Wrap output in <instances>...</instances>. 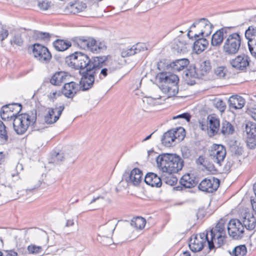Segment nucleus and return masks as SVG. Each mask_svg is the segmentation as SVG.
Masks as SVG:
<instances>
[{
	"instance_id": "49530a36",
	"label": "nucleus",
	"mask_w": 256,
	"mask_h": 256,
	"mask_svg": "<svg viewBox=\"0 0 256 256\" xmlns=\"http://www.w3.org/2000/svg\"><path fill=\"white\" fill-rule=\"evenodd\" d=\"M0 138L4 142H6L8 140L6 126L1 120H0Z\"/></svg>"
},
{
	"instance_id": "a211bd4d",
	"label": "nucleus",
	"mask_w": 256,
	"mask_h": 256,
	"mask_svg": "<svg viewBox=\"0 0 256 256\" xmlns=\"http://www.w3.org/2000/svg\"><path fill=\"white\" fill-rule=\"evenodd\" d=\"M189 63L190 61L187 58L176 60L167 64L166 69L172 70L173 72H180L186 68Z\"/></svg>"
},
{
	"instance_id": "39448f33",
	"label": "nucleus",
	"mask_w": 256,
	"mask_h": 256,
	"mask_svg": "<svg viewBox=\"0 0 256 256\" xmlns=\"http://www.w3.org/2000/svg\"><path fill=\"white\" fill-rule=\"evenodd\" d=\"M224 230V221L220 220L214 228L208 230V235H210V240L208 241V252L213 250H215L224 244L226 234Z\"/></svg>"
},
{
	"instance_id": "f257e3e1",
	"label": "nucleus",
	"mask_w": 256,
	"mask_h": 256,
	"mask_svg": "<svg viewBox=\"0 0 256 256\" xmlns=\"http://www.w3.org/2000/svg\"><path fill=\"white\" fill-rule=\"evenodd\" d=\"M66 60L68 65L74 66L80 71H93L94 72L106 65L108 56H93L90 58L87 54L76 52L66 56Z\"/></svg>"
},
{
	"instance_id": "e2e57ef3",
	"label": "nucleus",
	"mask_w": 256,
	"mask_h": 256,
	"mask_svg": "<svg viewBox=\"0 0 256 256\" xmlns=\"http://www.w3.org/2000/svg\"><path fill=\"white\" fill-rule=\"evenodd\" d=\"M204 166L206 167V170L212 173L217 171L216 169L212 164L208 163L206 164H204Z\"/></svg>"
},
{
	"instance_id": "4be33fe9",
	"label": "nucleus",
	"mask_w": 256,
	"mask_h": 256,
	"mask_svg": "<svg viewBox=\"0 0 256 256\" xmlns=\"http://www.w3.org/2000/svg\"><path fill=\"white\" fill-rule=\"evenodd\" d=\"M178 130H170L164 132L161 138L162 144L166 146H170L172 142L177 138Z\"/></svg>"
},
{
	"instance_id": "f704fd0d",
	"label": "nucleus",
	"mask_w": 256,
	"mask_h": 256,
	"mask_svg": "<svg viewBox=\"0 0 256 256\" xmlns=\"http://www.w3.org/2000/svg\"><path fill=\"white\" fill-rule=\"evenodd\" d=\"M244 36L248 42H252V40L256 39V26H250L246 30Z\"/></svg>"
},
{
	"instance_id": "473e14b6",
	"label": "nucleus",
	"mask_w": 256,
	"mask_h": 256,
	"mask_svg": "<svg viewBox=\"0 0 256 256\" xmlns=\"http://www.w3.org/2000/svg\"><path fill=\"white\" fill-rule=\"evenodd\" d=\"M215 76L218 78L226 79L229 78L228 68L226 66H221L216 67L214 70Z\"/></svg>"
},
{
	"instance_id": "a18cd8bd",
	"label": "nucleus",
	"mask_w": 256,
	"mask_h": 256,
	"mask_svg": "<svg viewBox=\"0 0 256 256\" xmlns=\"http://www.w3.org/2000/svg\"><path fill=\"white\" fill-rule=\"evenodd\" d=\"M55 114L54 109H52V108H48V110L46 114L44 116V121L47 124H52L55 123L54 121V118H52V116Z\"/></svg>"
},
{
	"instance_id": "bf43d9fd",
	"label": "nucleus",
	"mask_w": 256,
	"mask_h": 256,
	"mask_svg": "<svg viewBox=\"0 0 256 256\" xmlns=\"http://www.w3.org/2000/svg\"><path fill=\"white\" fill-rule=\"evenodd\" d=\"M177 118H183L186 120V122H188L190 121L191 118L190 114L188 112H184L178 116H174L172 118L173 120L177 119Z\"/></svg>"
},
{
	"instance_id": "a878e982",
	"label": "nucleus",
	"mask_w": 256,
	"mask_h": 256,
	"mask_svg": "<svg viewBox=\"0 0 256 256\" xmlns=\"http://www.w3.org/2000/svg\"><path fill=\"white\" fill-rule=\"evenodd\" d=\"M197 70L199 76L201 77L208 74L212 70L211 62L210 60H200Z\"/></svg>"
},
{
	"instance_id": "bb28decb",
	"label": "nucleus",
	"mask_w": 256,
	"mask_h": 256,
	"mask_svg": "<svg viewBox=\"0 0 256 256\" xmlns=\"http://www.w3.org/2000/svg\"><path fill=\"white\" fill-rule=\"evenodd\" d=\"M242 222L244 228H246V230H251L256 227V219L253 215L248 214L242 218Z\"/></svg>"
},
{
	"instance_id": "e433bc0d",
	"label": "nucleus",
	"mask_w": 256,
	"mask_h": 256,
	"mask_svg": "<svg viewBox=\"0 0 256 256\" xmlns=\"http://www.w3.org/2000/svg\"><path fill=\"white\" fill-rule=\"evenodd\" d=\"M246 252V248L243 244L236 246L233 249L232 252H230V254L232 256H244Z\"/></svg>"
},
{
	"instance_id": "4c0bfd02",
	"label": "nucleus",
	"mask_w": 256,
	"mask_h": 256,
	"mask_svg": "<svg viewBox=\"0 0 256 256\" xmlns=\"http://www.w3.org/2000/svg\"><path fill=\"white\" fill-rule=\"evenodd\" d=\"M210 128L213 134H216L220 128V120L218 118L212 116L210 120Z\"/></svg>"
},
{
	"instance_id": "5fc2aeb1",
	"label": "nucleus",
	"mask_w": 256,
	"mask_h": 256,
	"mask_svg": "<svg viewBox=\"0 0 256 256\" xmlns=\"http://www.w3.org/2000/svg\"><path fill=\"white\" fill-rule=\"evenodd\" d=\"M133 46H134L136 54L141 52H144L147 50L146 44L144 43H138L136 44Z\"/></svg>"
},
{
	"instance_id": "58836bf2",
	"label": "nucleus",
	"mask_w": 256,
	"mask_h": 256,
	"mask_svg": "<svg viewBox=\"0 0 256 256\" xmlns=\"http://www.w3.org/2000/svg\"><path fill=\"white\" fill-rule=\"evenodd\" d=\"M64 158L63 153L54 152L51 154L50 162L55 164H60L63 161Z\"/></svg>"
},
{
	"instance_id": "ddd939ff",
	"label": "nucleus",
	"mask_w": 256,
	"mask_h": 256,
	"mask_svg": "<svg viewBox=\"0 0 256 256\" xmlns=\"http://www.w3.org/2000/svg\"><path fill=\"white\" fill-rule=\"evenodd\" d=\"M250 60L248 55L242 54L238 55L230 62V64L235 70L241 72H246L250 66Z\"/></svg>"
},
{
	"instance_id": "2eb2a0df",
	"label": "nucleus",
	"mask_w": 256,
	"mask_h": 256,
	"mask_svg": "<svg viewBox=\"0 0 256 256\" xmlns=\"http://www.w3.org/2000/svg\"><path fill=\"white\" fill-rule=\"evenodd\" d=\"M233 27L224 26L216 30L212 36L211 45L213 46L220 47L223 41H224L226 35Z\"/></svg>"
},
{
	"instance_id": "a19ab883",
	"label": "nucleus",
	"mask_w": 256,
	"mask_h": 256,
	"mask_svg": "<svg viewBox=\"0 0 256 256\" xmlns=\"http://www.w3.org/2000/svg\"><path fill=\"white\" fill-rule=\"evenodd\" d=\"M184 72L185 78L186 79L190 78H202L200 76H199L198 72L196 66L192 68L186 69Z\"/></svg>"
},
{
	"instance_id": "423d86ee",
	"label": "nucleus",
	"mask_w": 256,
	"mask_h": 256,
	"mask_svg": "<svg viewBox=\"0 0 256 256\" xmlns=\"http://www.w3.org/2000/svg\"><path fill=\"white\" fill-rule=\"evenodd\" d=\"M242 37L238 32L230 33L226 35V38L222 46V51L226 56L236 54L240 50Z\"/></svg>"
},
{
	"instance_id": "052dcab7",
	"label": "nucleus",
	"mask_w": 256,
	"mask_h": 256,
	"mask_svg": "<svg viewBox=\"0 0 256 256\" xmlns=\"http://www.w3.org/2000/svg\"><path fill=\"white\" fill-rule=\"evenodd\" d=\"M38 6L40 10H46L50 7V3L48 2L42 1L38 2Z\"/></svg>"
},
{
	"instance_id": "393cba45",
	"label": "nucleus",
	"mask_w": 256,
	"mask_h": 256,
	"mask_svg": "<svg viewBox=\"0 0 256 256\" xmlns=\"http://www.w3.org/2000/svg\"><path fill=\"white\" fill-rule=\"evenodd\" d=\"M68 76V74L64 72H58L52 75L50 82L52 85L59 86L62 82H66Z\"/></svg>"
},
{
	"instance_id": "aec40b11",
	"label": "nucleus",
	"mask_w": 256,
	"mask_h": 256,
	"mask_svg": "<svg viewBox=\"0 0 256 256\" xmlns=\"http://www.w3.org/2000/svg\"><path fill=\"white\" fill-rule=\"evenodd\" d=\"M144 182L152 187L160 188L162 184V179L156 174L150 172L146 174L144 178Z\"/></svg>"
},
{
	"instance_id": "5701e85b",
	"label": "nucleus",
	"mask_w": 256,
	"mask_h": 256,
	"mask_svg": "<svg viewBox=\"0 0 256 256\" xmlns=\"http://www.w3.org/2000/svg\"><path fill=\"white\" fill-rule=\"evenodd\" d=\"M193 48L197 54H200L206 48L208 45V41L205 37L199 36L195 38Z\"/></svg>"
},
{
	"instance_id": "dca6fc26",
	"label": "nucleus",
	"mask_w": 256,
	"mask_h": 256,
	"mask_svg": "<svg viewBox=\"0 0 256 256\" xmlns=\"http://www.w3.org/2000/svg\"><path fill=\"white\" fill-rule=\"evenodd\" d=\"M118 224L114 220H108L104 224L101 225L99 226L98 230L100 234H98L100 237H104L110 238Z\"/></svg>"
},
{
	"instance_id": "20e7f679",
	"label": "nucleus",
	"mask_w": 256,
	"mask_h": 256,
	"mask_svg": "<svg viewBox=\"0 0 256 256\" xmlns=\"http://www.w3.org/2000/svg\"><path fill=\"white\" fill-rule=\"evenodd\" d=\"M36 118V110L18 114L14 118L12 122L14 131L18 134H24L28 127L34 126Z\"/></svg>"
},
{
	"instance_id": "72a5a7b5",
	"label": "nucleus",
	"mask_w": 256,
	"mask_h": 256,
	"mask_svg": "<svg viewBox=\"0 0 256 256\" xmlns=\"http://www.w3.org/2000/svg\"><path fill=\"white\" fill-rule=\"evenodd\" d=\"M146 223V220L144 218L141 216H138L132 220L130 225L136 230H142L144 228Z\"/></svg>"
},
{
	"instance_id": "0eeeda50",
	"label": "nucleus",
	"mask_w": 256,
	"mask_h": 256,
	"mask_svg": "<svg viewBox=\"0 0 256 256\" xmlns=\"http://www.w3.org/2000/svg\"><path fill=\"white\" fill-rule=\"evenodd\" d=\"M210 240L208 231L206 230L204 232L192 235L189 240L188 246L192 252H200L204 248L206 242L208 243Z\"/></svg>"
},
{
	"instance_id": "412c9836",
	"label": "nucleus",
	"mask_w": 256,
	"mask_h": 256,
	"mask_svg": "<svg viewBox=\"0 0 256 256\" xmlns=\"http://www.w3.org/2000/svg\"><path fill=\"white\" fill-rule=\"evenodd\" d=\"M128 176L126 180L128 183H132L134 185H138L140 181L142 175V171L138 168H134L130 174L128 173Z\"/></svg>"
},
{
	"instance_id": "c85d7f7f",
	"label": "nucleus",
	"mask_w": 256,
	"mask_h": 256,
	"mask_svg": "<svg viewBox=\"0 0 256 256\" xmlns=\"http://www.w3.org/2000/svg\"><path fill=\"white\" fill-rule=\"evenodd\" d=\"M72 46L70 42L68 40L57 39L53 42V46L58 51H64Z\"/></svg>"
},
{
	"instance_id": "37998d69",
	"label": "nucleus",
	"mask_w": 256,
	"mask_h": 256,
	"mask_svg": "<svg viewBox=\"0 0 256 256\" xmlns=\"http://www.w3.org/2000/svg\"><path fill=\"white\" fill-rule=\"evenodd\" d=\"M120 55L122 58H126L136 54L134 46L126 48H120Z\"/></svg>"
},
{
	"instance_id": "79ce46f5",
	"label": "nucleus",
	"mask_w": 256,
	"mask_h": 256,
	"mask_svg": "<svg viewBox=\"0 0 256 256\" xmlns=\"http://www.w3.org/2000/svg\"><path fill=\"white\" fill-rule=\"evenodd\" d=\"M167 174L168 176L164 175L162 176V180L170 186H174L177 182V178L172 174V173Z\"/></svg>"
},
{
	"instance_id": "ea45409f",
	"label": "nucleus",
	"mask_w": 256,
	"mask_h": 256,
	"mask_svg": "<svg viewBox=\"0 0 256 256\" xmlns=\"http://www.w3.org/2000/svg\"><path fill=\"white\" fill-rule=\"evenodd\" d=\"M86 8V5L84 2H77L72 4L70 6L71 12L76 14L80 12L84 11Z\"/></svg>"
},
{
	"instance_id": "69168bd1",
	"label": "nucleus",
	"mask_w": 256,
	"mask_h": 256,
	"mask_svg": "<svg viewBox=\"0 0 256 256\" xmlns=\"http://www.w3.org/2000/svg\"><path fill=\"white\" fill-rule=\"evenodd\" d=\"M248 112L251 116L256 120V107L251 108L248 110Z\"/></svg>"
},
{
	"instance_id": "cd10ccee",
	"label": "nucleus",
	"mask_w": 256,
	"mask_h": 256,
	"mask_svg": "<svg viewBox=\"0 0 256 256\" xmlns=\"http://www.w3.org/2000/svg\"><path fill=\"white\" fill-rule=\"evenodd\" d=\"M180 183L182 187L190 188L196 186L198 182L194 179L192 176L188 174L182 176L180 180Z\"/></svg>"
},
{
	"instance_id": "7ed1b4c3",
	"label": "nucleus",
	"mask_w": 256,
	"mask_h": 256,
	"mask_svg": "<svg viewBox=\"0 0 256 256\" xmlns=\"http://www.w3.org/2000/svg\"><path fill=\"white\" fill-rule=\"evenodd\" d=\"M160 87L169 97L175 96L178 92V77L169 72H162L158 74Z\"/></svg>"
},
{
	"instance_id": "774afa93",
	"label": "nucleus",
	"mask_w": 256,
	"mask_h": 256,
	"mask_svg": "<svg viewBox=\"0 0 256 256\" xmlns=\"http://www.w3.org/2000/svg\"><path fill=\"white\" fill-rule=\"evenodd\" d=\"M57 94V92L56 91V92H51L50 95H48V98H50V100H52V102L54 101V100L55 99H56V96Z\"/></svg>"
},
{
	"instance_id": "f03ea898",
	"label": "nucleus",
	"mask_w": 256,
	"mask_h": 256,
	"mask_svg": "<svg viewBox=\"0 0 256 256\" xmlns=\"http://www.w3.org/2000/svg\"><path fill=\"white\" fill-rule=\"evenodd\" d=\"M156 162L158 168L166 173H176L184 166L182 158L173 154L164 153L158 155Z\"/></svg>"
},
{
	"instance_id": "6ab92c4d",
	"label": "nucleus",
	"mask_w": 256,
	"mask_h": 256,
	"mask_svg": "<svg viewBox=\"0 0 256 256\" xmlns=\"http://www.w3.org/2000/svg\"><path fill=\"white\" fill-rule=\"evenodd\" d=\"M78 90V85L74 82H66L62 89V92L66 98H72Z\"/></svg>"
},
{
	"instance_id": "f8f14e48",
	"label": "nucleus",
	"mask_w": 256,
	"mask_h": 256,
	"mask_svg": "<svg viewBox=\"0 0 256 256\" xmlns=\"http://www.w3.org/2000/svg\"><path fill=\"white\" fill-rule=\"evenodd\" d=\"M74 45L80 48L88 50L91 52L96 50L94 44L96 42V40L92 37L88 36H80L74 37L72 38Z\"/></svg>"
},
{
	"instance_id": "09e8293b",
	"label": "nucleus",
	"mask_w": 256,
	"mask_h": 256,
	"mask_svg": "<svg viewBox=\"0 0 256 256\" xmlns=\"http://www.w3.org/2000/svg\"><path fill=\"white\" fill-rule=\"evenodd\" d=\"M16 44L18 46H22L24 43V40L22 38V36L20 34H15L12 39L10 40V44Z\"/></svg>"
},
{
	"instance_id": "9d476101",
	"label": "nucleus",
	"mask_w": 256,
	"mask_h": 256,
	"mask_svg": "<svg viewBox=\"0 0 256 256\" xmlns=\"http://www.w3.org/2000/svg\"><path fill=\"white\" fill-rule=\"evenodd\" d=\"M100 70H97L94 72L93 71H80L82 76L80 82V88L82 91H86L92 88L94 82V76Z\"/></svg>"
},
{
	"instance_id": "f3484780",
	"label": "nucleus",
	"mask_w": 256,
	"mask_h": 256,
	"mask_svg": "<svg viewBox=\"0 0 256 256\" xmlns=\"http://www.w3.org/2000/svg\"><path fill=\"white\" fill-rule=\"evenodd\" d=\"M200 32L198 34H194V38H198L199 36L207 37L208 36L212 33V24L206 19L204 18H202L200 19Z\"/></svg>"
},
{
	"instance_id": "de8ad7c7",
	"label": "nucleus",
	"mask_w": 256,
	"mask_h": 256,
	"mask_svg": "<svg viewBox=\"0 0 256 256\" xmlns=\"http://www.w3.org/2000/svg\"><path fill=\"white\" fill-rule=\"evenodd\" d=\"M52 108L54 109L55 113H56V114L54 116V122H56L57 120L59 119L60 116H61L62 111L64 109V104H56L55 105L54 108Z\"/></svg>"
},
{
	"instance_id": "c9c22d12",
	"label": "nucleus",
	"mask_w": 256,
	"mask_h": 256,
	"mask_svg": "<svg viewBox=\"0 0 256 256\" xmlns=\"http://www.w3.org/2000/svg\"><path fill=\"white\" fill-rule=\"evenodd\" d=\"M220 132L224 136L232 134L234 132V128L230 122L225 121L222 123Z\"/></svg>"
},
{
	"instance_id": "9b49d317",
	"label": "nucleus",
	"mask_w": 256,
	"mask_h": 256,
	"mask_svg": "<svg viewBox=\"0 0 256 256\" xmlns=\"http://www.w3.org/2000/svg\"><path fill=\"white\" fill-rule=\"evenodd\" d=\"M220 180L214 176L204 178L198 186L199 190L207 193H212L217 190Z\"/></svg>"
},
{
	"instance_id": "4d7b16f0",
	"label": "nucleus",
	"mask_w": 256,
	"mask_h": 256,
	"mask_svg": "<svg viewBox=\"0 0 256 256\" xmlns=\"http://www.w3.org/2000/svg\"><path fill=\"white\" fill-rule=\"evenodd\" d=\"M214 106L221 112H224L226 108L225 102L222 100H218L214 104Z\"/></svg>"
},
{
	"instance_id": "0e129e2a",
	"label": "nucleus",
	"mask_w": 256,
	"mask_h": 256,
	"mask_svg": "<svg viewBox=\"0 0 256 256\" xmlns=\"http://www.w3.org/2000/svg\"><path fill=\"white\" fill-rule=\"evenodd\" d=\"M4 256H18V253L14 250H4Z\"/></svg>"
},
{
	"instance_id": "1a4fd4ad",
	"label": "nucleus",
	"mask_w": 256,
	"mask_h": 256,
	"mask_svg": "<svg viewBox=\"0 0 256 256\" xmlns=\"http://www.w3.org/2000/svg\"><path fill=\"white\" fill-rule=\"evenodd\" d=\"M32 51L34 56L43 63H48L52 58V55L48 48L38 43L29 46Z\"/></svg>"
},
{
	"instance_id": "603ef678",
	"label": "nucleus",
	"mask_w": 256,
	"mask_h": 256,
	"mask_svg": "<svg viewBox=\"0 0 256 256\" xmlns=\"http://www.w3.org/2000/svg\"><path fill=\"white\" fill-rule=\"evenodd\" d=\"M248 48L252 56L256 58V38L252 42H248Z\"/></svg>"
},
{
	"instance_id": "c756f323",
	"label": "nucleus",
	"mask_w": 256,
	"mask_h": 256,
	"mask_svg": "<svg viewBox=\"0 0 256 256\" xmlns=\"http://www.w3.org/2000/svg\"><path fill=\"white\" fill-rule=\"evenodd\" d=\"M0 116L2 120L4 121H13L14 118L16 116L14 115L10 110L8 108L6 104L2 106L0 112Z\"/></svg>"
},
{
	"instance_id": "b1692460",
	"label": "nucleus",
	"mask_w": 256,
	"mask_h": 256,
	"mask_svg": "<svg viewBox=\"0 0 256 256\" xmlns=\"http://www.w3.org/2000/svg\"><path fill=\"white\" fill-rule=\"evenodd\" d=\"M230 108L234 109H240L244 107L245 100L242 96H232L228 100Z\"/></svg>"
},
{
	"instance_id": "13d9d810",
	"label": "nucleus",
	"mask_w": 256,
	"mask_h": 256,
	"mask_svg": "<svg viewBox=\"0 0 256 256\" xmlns=\"http://www.w3.org/2000/svg\"><path fill=\"white\" fill-rule=\"evenodd\" d=\"M104 66H103L100 70V72L99 74V78L100 80H102L104 78H106L108 73H111L112 70L110 68L109 69L107 68H103Z\"/></svg>"
},
{
	"instance_id": "2f4dec72",
	"label": "nucleus",
	"mask_w": 256,
	"mask_h": 256,
	"mask_svg": "<svg viewBox=\"0 0 256 256\" xmlns=\"http://www.w3.org/2000/svg\"><path fill=\"white\" fill-rule=\"evenodd\" d=\"M52 34L48 32H42L40 31H34V32L33 37L36 40L43 42H48L50 41V38L52 36Z\"/></svg>"
},
{
	"instance_id": "4468645a",
	"label": "nucleus",
	"mask_w": 256,
	"mask_h": 256,
	"mask_svg": "<svg viewBox=\"0 0 256 256\" xmlns=\"http://www.w3.org/2000/svg\"><path fill=\"white\" fill-rule=\"evenodd\" d=\"M226 150L222 144H214L212 146L210 156L212 160L219 166H221L226 156Z\"/></svg>"
},
{
	"instance_id": "3c124183",
	"label": "nucleus",
	"mask_w": 256,
	"mask_h": 256,
	"mask_svg": "<svg viewBox=\"0 0 256 256\" xmlns=\"http://www.w3.org/2000/svg\"><path fill=\"white\" fill-rule=\"evenodd\" d=\"M94 47L96 48V50L92 52L96 53H98L102 50H106L107 48L106 44L104 41L98 42L96 40V42L94 44Z\"/></svg>"
},
{
	"instance_id": "6e6d98bb",
	"label": "nucleus",
	"mask_w": 256,
	"mask_h": 256,
	"mask_svg": "<svg viewBox=\"0 0 256 256\" xmlns=\"http://www.w3.org/2000/svg\"><path fill=\"white\" fill-rule=\"evenodd\" d=\"M255 137L248 136L246 143L250 149H254L256 146V139Z\"/></svg>"
},
{
	"instance_id": "864d4df0",
	"label": "nucleus",
	"mask_w": 256,
	"mask_h": 256,
	"mask_svg": "<svg viewBox=\"0 0 256 256\" xmlns=\"http://www.w3.org/2000/svg\"><path fill=\"white\" fill-rule=\"evenodd\" d=\"M8 36V31L4 28V26L0 23V40L2 42Z\"/></svg>"
},
{
	"instance_id": "338daca9",
	"label": "nucleus",
	"mask_w": 256,
	"mask_h": 256,
	"mask_svg": "<svg viewBox=\"0 0 256 256\" xmlns=\"http://www.w3.org/2000/svg\"><path fill=\"white\" fill-rule=\"evenodd\" d=\"M234 162L232 161H228L224 166V168L226 171L230 170V168L232 166Z\"/></svg>"
},
{
	"instance_id": "7c9ffc66",
	"label": "nucleus",
	"mask_w": 256,
	"mask_h": 256,
	"mask_svg": "<svg viewBox=\"0 0 256 256\" xmlns=\"http://www.w3.org/2000/svg\"><path fill=\"white\" fill-rule=\"evenodd\" d=\"M230 152L237 156H241L243 152V148L237 140H231L230 142Z\"/></svg>"
},
{
	"instance_id": "c03bdc74",
	"label": "nucleus",
	"mask_w": 256,
	"mask_h": 256,
	"mask_svg": "<svg viewBox=\"0 0 256 256\" xmlns=\"http://www.w3.org/2000/svg\"><path fill=\"white\" fill-rule=\"evenodd\" d=\"M246 131L248 136H256V124L248 122L246 126Z\"/></svg>"
},
{
	"instance_id": "6e6552de",
	"label": "nucleus",
	"mask_w": 256,
	"mask_h": 256,
	"mask_svg": "<svg viewBox=\"0 0 256 256\" xmlns=\"http://www.w3.org/2000/svg\"><path fill=\"white\" fill-rule=\"evenodd\" d=\"M230 237L234 240H240L244 238V230L242 222L238 219L230 220L227 227Z\"/></svg>"
},
{
	"instance_id": "8fccbe9b",
	"label": "nucleus",
	"mask_w": 256,
	"mask_h": 256,
	"mask_svg": "<svg viewBox=\"0 0 256 256\" xmlns=\"http://www.w3.org/2000/svg\"><path fill=\"white\" fill-rule=\"evenodd\" d=\"M27 250L30 254H38L42 252V248L40 246L31 245L28 246Z\"/></svg>"
},
{
	"instance_id": "680f3d73",
	"label": "nucleus",
	"mask_w": 256,
	"mask_h": 256,
	"mask_svg": "<svg viewBox=\"0 0 256 256\" xmlns=\"http://www.w3.org/2000/svg\"><path fill=\"white\" fill-rule=\"evenodd\" d=\"M14 108V115L18 116L20 114V112L22 110V105L19 103H14V106H12Z\"/></svg>"
}]
</instances>
